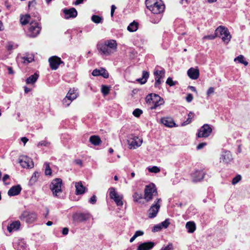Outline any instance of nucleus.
I'll return each instance as SVG.
<instances>
[{"label": "nucleus", "mask_w": 250, "mask_h": 250, "mask_svg": "<svg viewBox=\"0 0 250 250\" xmlns=\"http://www.w3.org/2000/svg\"><path fill=\"white\" fill-rule=\"evenodd\" d=\"M194 114L193 112H189V113L188 114V117L187 120L182 124V125L184 126L190 124L191 122L192 119L194 117Z\"/></svg>", "instance_id": "37"}, {"label": "nucleus", "mask_w": 250, "mask_h": 250, "mask_svg": "<svg viewBox=\"0 0 250 250\" xmlns=\"http://www.w3.org/2000/svg\"><path fill=\"white\" fill-rule=\"evenodd\" d=\"M217 37L216 34L215 33L213 35H206L203 37V39H206L208 40H214Z\"/></svg>", "instance_id": "51"}, {"label": "nucleus", "mask_w": 250, "mask_h": 250, "mask_svg": "<svg viewBox=\"0 0 250 250\" xmlns=\"http://www.w3.org/2000/svg\"><path fill=\"white\" fill-rule=\"evenodd\" d=\"M116 9V7L114 5H112L111 7V16L112 17L114 15V11L115 9Z\"/></svg>", "instance_id": "62"}, {"label": "nucleus", "mask_w": 250, "mask_h": 250, "mask_svg": "<svg viewBox=\"0 0 250 250\" xmlns=\"http://www.w3.org/2000/svg\"><path fill=\"white\" fill-rule=\"evenodd\" d=\"M36 2L35 0L29 1L28 2V8H30L31 7H33L36 5Z\"/></svg>", "instance_id": "57"}, {"label": "nucleus", "mask_w": 250, "mask_h": 250, "mask_svg": "<svg viewBox=\"0 0 250 250\" xmlns=\"http://www.w3.org/2000/svg\"><path fill=\"white\" fill-rule=\"evenodd\" d=\"M21 223L19 220L13 221L7 226V230L9 232L17 230L19 229Z\"/></svg>", "instance_id": "25"}, {"label": "nucleus", "mask_w": 250, "mask_h": 250, "mask_svg": "<svg viewBox=\"0 0 250 250\" xmlns=\"http://www.w3.org/2000/svg\"><path fill=\"white\" fill-rule=\"evenodd\" d=\"M166 83L170 86H173L178 84L177 81H173L171 77H168L166 81Z\"/></svg>", "instance_id": "45"}, {"label": "nucleus", "mask_w": 250, "mask_h": 250, "mask_svg": "<svg viewBox=\"0 0 250 250\" xmlns=\"http://www.w3.org/2000/svg\"><path fill=\"white\" fill-rule=\"evenodd\" d=\"M144 234V232L142 230H137L135 232L134 235L137 238L138 236H142Z\"/></svg>", "instance_id": "60"}, {"label": "nucleus", "mask_w": 250, "mask_h": 250, "mask_svg": "<svg viewBox=\"0 0 250 250\" xmlns=\"http://www.w3.org/2000/svg\"><path fill=\"white\" fill-rule=\"evenodd\" d=\"M165 71L164 69L162 68L161 70L155 69L154 75L155 77V86L158 87L161 83V79L164 77Z\"/></svg>", "instance_id": "15"}, {"label": "nucleus", "mask_w": 250, "mask_h": 250, "mask_svg": "<svg viewBox=\"0 0 250 250\" xmlns=\"http://www.w3.org/2000/svg\"><path fill=\"white\" fill-rule=\"evenodd\" d=\"M162 229V228L161 226H160V224H159L157 225H155L153 227L152 231L153 232L158 231Z\"/></svg>", "instance_id": "53"}, {"label": "nucleus", "mask_w": 250, "mask_h": 250, "mask_svg": "<svg viewBox=\"0 0 250 250\" xmlns=\"http://www.w3.org/2000/svg\"><path fill=\"white\" fill-rule=\"evenodd\" d=\"M207 145L206 143H200L197 146V149L200 150L203 148L204 146H205Z\"/></svg>", "instance_id": "59"}, {"label": "nucleus", "mask_w": 250, "mask_h": 250, "mask_svg": "<svg viewBox=\"0 0 250 250\" xmlns=\"http://www.w3.org/2000/svg\"><path fill=\"white\" fill-rule=\"evenodd\" d=\"M133 200L135 202L141 203V200L144 199L143 194L141 193L135 192L133 195Z\"/></svg>", "instance_id": "34"}, {"label": "nucleus", "mask_w": 250, "mask_h": 250, "mask_svg": "<svg viewBox=\"0 0 250 250\" xmlns=\"http://www.w3.org/2000/svg\"><path fill=\"white\" fill-rule=\"evenodd\" d=\"M232 160V155L230 151H225L220 157V162L224 164H229Z\"/></svg>", "instance_id": "17"}, {"label": "nucleus", "mask_w": 250, "mask_h": 250, "mask_svg": "<svg viewBox=\"0 0 250 250\" xmlns=\"http://www.w3.org/2000/svg\"><path fill=\"white\" fill-rule=\"evenodd\" d=\"M30 16L28 14L21 16L20 22L22 25H25L30 22Z\"/></svg>", "instance_id": "33"}, {"label": "nucleus", "mask_w": 250, "mask_h": 250, "mask_svg": "<svg viewBox=\"0 0 250 250\" xmlns=\"http://www.w3.org/2000/svg\"><path fill=\"white\" fill-rule=\"evenodd\" d=\"M89 141L95 146H98L102 142L100 138L98 136L96 135L91 136L89 138Z\"/></svg>", "instance_id": "30"}, {"label": "nucleus", "mask_w": 250, "mask_h": 250, "mask_svg": "<svg viewBox=\"0 0 250 250\" xmlns=\"http://www.w3.org/2000/svg\"><path fill=\"white\" fill-rule=\"evenodd\" d=\"M117 46L116 41L110 40L104 42V43H98L97 49L101 54L108 56L116 51Z\"/></svg>", "instance_id": "1"}, {"label": "nucleus", "mask_w": 250, "mask_h": 250, "mask_svg": "<svg viewBox=\"0 0 250 250\" xmlns=\"http://www.w3.org/2000/svg\"><path fill=\"white\" fill-rule=\"evenodd\" d=\"M128 143L129 148L135 149L142 145V140L140 139L138 137L133 136L131 135L128 140Z\"/></svg>", "instance_id": "11"}, {"label": "nucleus", "mask_w": 250, "mask_h": 250, "mask_svg": "<svg viewBox=\"0 0 250 250\" xmlns=\"http://www.w3.org/2000/svg\"><path fill=\"white\" fill-rule=\"evenodd\" d=\"M22 60L24 63H28L34 61V56L31 55L30 57H23Z\"/></svg>", "instance_id": "46"}, {"label": "nucleus", "mask_w": 250, "mask_h": 250, "mask_svg": "<svg viewBox=\"0 0 250 250\" xmlns=\"http://www.w3.org/2000/svg\"><path fill=\"white\" fill-rule=\"evenodd\" d=\"M96 196L95 195H93L90 199L89 202L90 203L92 204H95L96 202Z\"/></svg>", "instance_id": "55"}, {"label": "nucleus", "mask_w": 250, "mask_h": 250, "mask_svg": "<svg viewBox=\"0 0 250 250\" xmlns=\"http://www.w3.org/2000/svg\"><path fill=\"white\" fill-rule=\"evenodd\" d=\"M149 77V73L147 71H144L143 72L142 77L141 78L137 79L136 81L140 83L141 84H145Z\"/></svg>", "instance_id": "29"}, {"label": "nucleus", "mask_w": 250, "mask_h": 250, "mask_svg": "<svg viewBox=\"0 0 250 250\" xmlns=\"http://www.w3.org/2000/svg\"><path fill=\"white\" fill-rule=\"evenodd\" d=\"M38 77L39 75L36 73H35L33 75L27 78L26 80V83L27 84H33L37 81Z\"/></svg>", "instance_id": "32"}, {"label": "nucleus", "mask_w": 250, "mask_h": 250, "mask_svg": "<svg viewBox=\"0 0 250 250\" xmlns=\"http://www.w3.org/2000/svg\"><path fill=\"white\" fill-rule=\"evenodd\" d=\"M44 165L45 167V174L46 175H51L52 174V170L50 167L49 163H45Z\"/></svg>", "instance_id": "43"}, {"label": "nucleus", "mask_w": 250, "mask_h": 250, "mask_svg": "<svg viewBox=\"0 0 250 250\" xmlns=\"http://www.w3.org/2000/svg\"><path fill=\"white\" fill-rule=\"evenodd\" d=\"M159 0H146V5L147 9L151 8L153 5L158 2Z\"/></svg>", "instance_id": "42"}, {"label": "nucleus", "mask_w": 250, "mask_h": 250, "mask_svg": "<svg viewBox=\"0 0 250 250\" xmlns=\"http://www.w3.org/2000/svg\"><path fill=\"white\" fill-rule=\"evenodd\" d=\"M231 38V36L230 34L229 31H227L225 35L222 36V41L226 44L228 43Z\"/></svg>", "instance_id": "35"}, {"label": "nucleus", "mask_w": 250, "mask_h": 250, "mask_svg": "<svg viewBox=\"0 0 250 250\" xmlns=\"http://www.w3.org/2000/svg\"><path fill=\"white\" fill-rule=\"evenodd\" d=\"M19 219L21 221L25 222L27 224H32L36 221L37 214L34 211L26 210L21 213Z\"/></svg>", "instance_id": "3"}, {"label": "nucleus", "mask_w": 250, "mask_h": 250, "mask_svg": "<svg viewBox=\"0 0 250 250\" xmlns=\"http://www.w3.org/2000/svg\"><path fill=\"white\" fill-rule=\"evenodd\" d=\"M173 247L172 244H169L165 247H163L161 250H172Z\"/></svg>", "instance_id": "56"}, {"label": "nucleus", "mask_w": 250, "mask_h": 250, "mask_svg": "<svg viewBox=\"0 0 250 250\" xmlns=\"http://www.w3.org/2000/svg\"><path fill=\"white\" fill-rule=\"evenodd\" d=\"M235 62L237 61L239 63L244 64L247 66L248 64V62L244 60V57L243 55H240L237 57L235 58L234 60Z\"/></svg>", "instance_id": "39"}, {"label": "nucleus", "mask_w": 250, "mask_h": 250, "mask_svg": "<svg viewBox=\"0 0 250 250\" xmlns=\"http://www.w3.org/2000/svg\"><path fill=\"white\" fill-rule=\"evenodd\" d=\"M6 47L8 51L12 50L14 48L13 43L12 42H8Z\"/></svg>", "instance_id": "52"}, {"label": "nucleus", "mask_w": 250, "mask_h": 250, "mask_svg": "<svg viewBox=\"0 0 250 250\" xmlns=\"http://www.w3.org/2000/svg\"><path fill=\"white\" fill-rule=\"evenodd\" d=\"M161 123L165 126L169 127H172L176 125L173 120L170 117L162 118L161 119Z\"/></svg>", "instance_id": "24"}, {"label": "nucleus", "mask_w": 250, "mask_h": 250, "mask_svg": "<svg viewBox=\"0 0 250 250\" xmlns=\"http://www.w3.org/2000/svg\"><path fill=\"white\" fill-rule=\"evenodd\" d=\"M20 165L23 168H32L34 167V163L32 160L26 156H23L19 158V161Z\"/></svg>", "instance_id": "12"}, {"label": "nucleus", "mask_w": 250, "mask_h": 250, "mask_svg": "<svg viewBox=\"0 0 250 250\" xmlns=\"http://www.w3.org/2000/svg\"><path fill=\"white\" fill-rule=\"evenodd\" d=\"M205 175L203 170H195L191 175L192 181L194 182L200 181L202 180Z\"/></svg>", "instance_id": "18"}, {"label": "nucleus", "mask_w": 250, "mask_h": 250, "mask_svg": "<svg viewBox=\"0 0 250 250\" xmlns=\"http://www.w3.org/2000/svg\"><path fill=\"white\" fill-rule=\"evenodd\" d=\"M48 62H49L50 67L52 70H57L59 65L61 64L64 65V62L61 60L60 57L57 56H53L50 57L48 59Z\"/></svg>", "instance_id": "9"}, {"label": "nucleus", "mask_w": 250, "mask_h": 250, "mask_svg": "<svg viewBox=\"0 0 250 250\" xmlns=\"http://www.w3.org/2000/svg\"><path fill=\"white\" fill-rule=\"evenodd\" d=\"M21 190V188L18 185L11 187L8 191V195L9 196H16L19 194Z\"/></svg>", "instance_id": "22"}, {"label": "nucleus", "mask_w": 250, "mask_h": 250, "mask_svg": "<svg viewBox=\"0 0 250 250\" xmlns=\"http://www.w3.org/2000/svg\"><path fill=\"white\" fill-rule=\"evenodd\" d=\"M91 20L94 23L98 24L103 22V19L101 16L94 15L91 17Z\"/></svg>", "instance_id": "38"}, {"label": "nucleus", "mask_w": 250, "mask_h": 250, "mask_svg": "<svg viewBox=\"0 0 250 250\" xmlns=\"http://www.w3.org/2000/svg\"><path fill=\"white\" fill-rule=\"evenodd\" d=\"M188 76L192 80H197L199 77V70L197 68L191 67L187 71Z\"/></svg>", "instance_id": "19"}, {"label": "nucleus", "mask_w": 250, "mask_h": 250, "mask_svg": "<svg viewBox=\"0 0 250 250\" xmlns=\"http://www.w3.org/2000/svg\"><path fill=\"white\" fill-rule=\"evenodd\" d=\"M90 215L88 213H75L73 215V219L75 222H81L89 219Z\"/></svg>", "instance_id": "14"}, {"label": "nucleus", "mask_w": 250, "mask_h": 250, "mask_svg": "<svg viewBox=\"0 0 250 250\" xmlns=\"http://www.w3.org/2000/svg\"><path fill=\"white\" fill-rule=\"evenodd\" d=\"M73 100L66 95L62 101V104L65 107L68 106Z\"/></svg>", "instance_id": "41"}, {"label": "nucleus", "mask_w": 250, "mask_h": 250, "mask_svg": "<svg viewBox=\"0 0 250 250\" xmlns=\"http://www.w3.org/2000/svg\"><path fill=\"white\" fill-rule=\"evenodd\" d=\"M161 201V199H157L148 210V216L149 218L155 217L160 209V205L159 204Z\"/></svg>", "instance_id": "8"}, {"label": "nucleus", "mask_w": 250, "mask_h": 250, "mask_svg": "<svg viewBox=\"0 0 250 250\" xmlns=\"http://www.w3.org/2000/svg\"><path fill=\"white\" fill-rule=\"evenodd\" d=\"M7 68L8 73L9 74L13 75L15 73V72L13 70L12 67H11L10 66H7Z\"/></svg>", "instance_id": "61"}, {"label": "nucleus", "mask_w": 250, "mask_h": 250, "mask_svg": "<svg viewBox=\"0 0 250 250\" xmlns=\"http://www.w3.org/2000/svg\"><path fill=\"white\" fill-rule=\"evenodd\" d=\"M241 179V176L240 175H238L234 177L232 180V184L235 185L238 183Z\"/></svg>", "instance_id": "50"}, {"label": "nucleus", "mask_w": 250, "mask_h": 250, "mask_svg": "<svg viewBox=\"0 0 250 250\" xmlns=\"http://www.w3.org/2000/svg\"><path fill=\"white\" fill-rule=\"evenodd\" d=\"M229 30L227 28L223 26H219L215 30V33L217 35V36L220 37L221 36H223L225 35V33L228 31Z\"/></svg>", "instance_id": "27"}, {"label": "nucleus", "mask_w": 250, "mask_h": 250, "mask_svg": "<svg viewBox=\"0 0 250 250\" xmlns=\"http://www.w3.org/2000/svg\"><path fill=\"white\" fill-rule=\"evenodd\" d=\"M214 92V88L212 87H210L208 89V90L207 92V94L208 96H209L210 95L213 93Z\"/></svg>", "instance_id": "58"}, {"label": "nucleus", "mask_w": 250, "mask_h": 250, "mask_svg": "<svg viewBox=\"0 0 250 250\" xmlns=\"http://www.w3.org/2000/svg\"><path fill=\"white\" fill-rule=\"evenodd\" d=\"M40 174L38 172H35L32 176L31 177L29 180V183L30 185L34 184L38 180Z\"/></svg>", "instance_id": "40"}, {"label": "nucleus", "mask_w": 250, "mask_h": 250, "mask_svg": "<svg viewBox=\"0 0 250 250\" xmlns=\"http://www.w3.org/2000/svg\"><path fill=\"white\" fill-rule=\"evenodd\" d=\"M144 198L146 202H148L153 199V196H157L158 193L157 188L153 184H151L146 186Z\"/></svg>", "instance_id": "5"}, {"label": "nucleus", "mask_w": 250, "mask_h": 250, "mask_svg": "<svg viewBox=\"0 0 250 250\" xmlns=\"http://www.w3.org/2000/svg\"><path fill=\"white\" fill-rule=\"evenodd\" d=\"M155 246V243L152 242H147L141 243L137 248V250H150Z\"/></svg>", "instance_id": "21"}, {"label": "nucleus", "mask_w": 250, "mask_h": 250, "mask_svg": "<svg viewBox=\"0 0 250 250\" xmlns=\"http://www.w3.org/2000/svg\"><path fill=\"white\" fill-rule=\"evenodd\" d=\"M109 197L113 199L117 206H122L123 205L122 197L119 196L116 192L115 188H109Z\"/></svg>", "instance_id": "13"}, {"label": "nucleus", "mask_w": 250, "mask_h": 250, "mask_svg": "<svg viewBox=\"0 0 250 250\" xmlns=\"http://www.w3.org/2000/svg\"><path fill=\"white\" fill-rule=\"evenodd\" d=\"M193 100V96L191 94H188L186 97V101L188 103L191 102Z\"/></svg>", "instance_id": "54"}, {"label": "nucleus", "mask_w": 250, "mask_h": 250, "mask_svg": "<svg viewBox=\"0 0 250 250\" xmlns=\"http://www.w3.org/2000/svg\"><path fill=\"white\" fill-rule=\"evenodd\" d=\"M146 101L147 104H152L150 107L151 110L156 109L157 107L164 103L163 98L158 94L153 93L148 94L146 98Z\"/></svg>", "instance_id": "2"}, {"label": "nucleus", "mask_w": 250, "mask_h": 250, "mask_svg": "<svg viewBox=\"0 0 250 250\" xmlns=\"http://www.w3.org/2000/svg\"><path fill=\"white\" fill-rule=\"evenodd\" d=\"M14 248L17 250H29L28 246L23 240H19L14 245Z\"/></svg>", "instance_id": "23"}, {"label": "nucleus", "mask_w": 250, "mask_h": 250, "mask_svg": "<svg viewBox=\"0 0 250 250\" xmlns=\"http://www.w3.org/2000/svg\"><path fill=\"white\" fill-rule=\"evenodd\" d=\"M165 8V6L163 2L161 0H159L158 2L148 9L154 14H161L164 12Z\"/></svg>", "instance_id": "10"}, {"label": "nucleus", "mask_w": 250, "mask_h": 250, "mask_svg": "<svg viewBox=\"0 0 250 250\" xmlns=\"http://www.w3.org/2000/svg\"><path fill=\"white\" fill-rule=\"evenodd\" d=\"M138 23L133 21V22L129 24V25L127 27V30L130 32H134L136 31L138 29Z\"/></svg>", "instance_id": "36"}, {"label": "nucleus", "mask_w": 250, "mask_h": 250, "mask_svg": "<svg viewBox=\"0 0 250 250\" xmlns=\"http://www.w3.org/2000/svg\"><path fill=\"white\" fill-rule=\"evenodd\" d=\"M48 144V143L46 142L45 141H42L39 143L38 146H47Z\"/></svg>", "instance_id": "63"}, {"label": "nucleus", "mask_w": 250, "mask_h": 250, "mask_svg": "<svg viewBox=\"0 0 250 250\" xmlns=\"http://www.w3.org/2000/svg\"><path fill=\"white\" fill-rule=\"evenodd\" d=\"M186 228L189 233H193L196 229V225L194 222L189 221L186 223Z\"/></svg>", "instance_id": "28"}, {"label": "nucleus", "mask_w": 250, "mask_h": 250, "mask_svg": "<svg viewBox=\"0 0 250 250\" xmlns=\"http://www.w3.org/2000/svg\"><path fill=\"white\" fill-rule=\"evenodd\" d=\"M21 140L22 142H23V145L24 146H25V145L26 144V143L28 142V139L26 137H21Z\"/></svg>", "instance_id": "64"}, {"label": "nucleus", "mask_w": 250, "mask_h": 250, "mask_svg": "<svg viewBox=\"0 0 250 250\" xmlns=\"http://www.w3.org/2000/svg\"><path fill=\"white\" fill-rule=\"evenodd\" d=\"M212 131V129L210 125L204 124L199 129L197 136L198 138H207L210 136Z\"/></svg>", "instance_id": "7"}, {"label": "nucleus", "mask_w": 250, "mask_h": 250, "mask_svg": "<svg viewBox=\"0 0 250 250\" xmlns=\"http://www.w3.org/2000/svg\"><path fill=\"white\" fill-rule=\"evenodd\" d=\"M169 224H170V223L169 222V219H167L165 221H164L162 222L161 223H160V225L161 226L162 228L166 229L168 227Z\"/></svg>", "instance_id": "49"}, {"label": "nucleus", "mask_w": 250, "mask_h": 250, "mask_svg": "<svg viewBox=\"0 0 250 250\" xmlns=\"http://www.w3.org/2000/svg\"><path fill=\"white\" fill-rule=\"evenodd\" d=\"M143 113V111L139 109L136 108L133 111V115L136 117H139L140 115Z\"/></svg>", "instance_id": "47"}, {"label": "nucleus", "mask_w": 250, "mask_h": 250, "mask_svg": "<svg viewBox=\"0 0 250 250\" xmlns=\"http://www.w3.org/2000/svg\"><path fill=\"white\" fill-rule=\"evenodd\" d=\"M76 194L77 195L82 194L84 192L85 188L82 185L81 182L76 183L75 184Z\"/></svg>", "instance_id": "26"}, {"label": "nucleus", "mask_w": 250, "mask_h": 250, "mask_svg": "<svg viewBox=\"0 0 250 250\" xmlns=\"http://www.w3.org/2000/svg\"><path fill=\"white\" fill-rule=\"evenodd\" d=\"M63 12L64 14V18L66 19L74 18L77 17L78 14L77 10L74 8L64 9L63 10Z\"/></svg>", "instance_id": "16"}, {"label": "nucleus", "mask_w": 250, "mask_h": 250, "mask_svg": "<svg viewBox=\"0 0 250 250\" xmlns=\"http://www.w3.org/2000/svg\"><path fill=\"white\" fill-rule=\"evenodd\" d=\"M101 91L103 95L106 96L109 93V87L106 85H103L102 86Z\"/></svg>", "instance_id": "44"}, {"label": "nucleus", "mask_w": 250, "mask_h": 250, "mask_svg": "<svg viewBox=\"0 0 250 250\" xmlns=\"http://www.w3.org/2000/svg\"><path fill=\"white\" fill-rule=\"evenodd\" d=\"M148 170L150 172H153L155 173H158L160 171V169L157 166H153L151 167H148Z\"/></svg>", "instance_id": "48"}, {"label": "nucleus", "mask_w": 250, "mask_h": 250, "mask_svg": "<svg viewBox=\"0 0 250 250\" xmlns=\"http://www.w3.org/2000/svg\"><path fill=\"white\" fill-rule=\"evenodd\" d=\"M77 90L75 88H70L66 94V96L70 98L73 100L76 99L78 94L76 92Z\"/></svg>", "instance_id": "31"}, {"label": "nucleus", "mask_w": 250, "mask_h": 250, "mask_svg": "<svg viewBox=\"0 0 250 250\" xmlns=\"http://www.w3.org/2000/svg\"><path fill=\"white\" fill-rule=\"evenodd\" d=\"M92 74L94 76H101L104 78H107L109 76V74L107 70L103 68H101L100 69H94L93 71Z\"/></svg>", "instance_id": "20"}, {"label": "nucleus", "mask_w": 250, "mask_h": 250, "mask_svg": "<svg viewBox=\"0 0 250 250\" xmlns=\"http://www.w3.org/2000/svg\"><path fill=\"white\" fill-rule=\"evenodd\" d=\"M41 28V26L39 22L35 20H32L30 23L27 35L30 38H35L40 34Z\"/></svg>", "instance_id": "4"}, {"label": "nucleus", "mask_w": 250, "mask_h": 250, "mask_svg": "<svg viewBox=\"0 0 250 250\" xmlns=\"http://www.w3.org/2000/svg\"><path fill=\"white\" fill-rule=\"evenodd\" d=\"M62 180L60 178L54 179L50 185V189L55 196H59L62 192Z\"/></svg>", "instance_id": "6"}]
</instances>
